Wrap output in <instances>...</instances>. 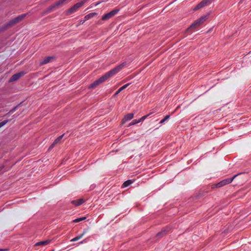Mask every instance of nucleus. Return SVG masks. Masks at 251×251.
<instances>
[{
  "instance_id": "1",
  "label": "nucleus",
  "mask_w": 251,
  "mask_h": 251,
  "mask_svg": "<svg viewBox=\"0 0 251 251\" xmlns=\"http://www.w3.org/2000/svg\"><path fill=\"white\" fill-rule=\"evenodd\" d=\"M126 63V62H123L119 65L117 66L115 68L111 70L105 75L101 76L100 78L95 81L89 86V88H94L98 86L100 84L105 81L109 78L114 76L117 74L123 68H124Z\"/></svg>"
},
{
  "instance_id": "2",
  "label": "nucleus",
  "mask_w": 251,
  "mask_h": 251,
  "mask_svg": "<svg viewBox=\"0 0 251 251\" xmlns=\"http://www.w3.org/2000/svg\"><path fill=\"white\" fill-rule=\"evenodd\" d=\"M26 14H22L15 18V19L12 20L6 24L5 25V28L9 27L21 21L22 19H23L25 16Z\"/></svg>"
},
{
  "instance_id": "3",
  "label": "nucleus",
  "mask_w": 251,
  "mask_h": 251,
  "mask_svg": "<svg viewBox=\"0 0 251 251\" xmlns=\"http://www.w3.org/2000/svg\"><path fill=\"white\" fill-rule=\"evenodd\" d=\"M26 14H22L15 18V19L12 20L6 24L5 25V28L9 27L21 21L22 19H23L25 16Z\"/></svg>"
},
{
  "instance_id": "4",
  "label": "nucleus",
  "mask_w": 251,
  "mask_h": 251,
  "mask_svg": "<svg viewBox=\"0 0 251 251\" xmlns=\"http://www.w3.org/2000/svg\"><path fill=\"white\" fill-rule=\"evenodd\" d=\"M26 14H22L15 18V19L12 20L6 24L5 25V28L9 27L21 21L22 19H23L25 16Z\"/></svg>"
},
{
  "instance_id": "5",
  "label": "nucleus",
  "mask_w": 251,
  "mask_h": 251,
  "mask_svg": "<svg viewBox=\"0 0 251 251\" xmlns=\"http://www.w3.org/2000/svg\"><path fill=\"white\" fill-rule=\"evenodd\" d=\"M237 176V175H235L232 178H226L225 179H224L220 181V182L218 183L215 185V187L217 188H220L221 187H223L226 184H228L232 182L233 180L235 178V177Z\"/></svg>"
},
{
  "instance_id": "6",
  "label": "nucleus",
  "mask_w": 251,
  "mask_h": 251,
  "mask_svg": "<svg viewBox=\"0 0 251 251\" xmlns=\"http://www.w3.org/2000/svg\"><path fill=\"white\" fill-rule=\"evenodd\" d=\"M83 1H85V0H84ZM84 3V1H81L76 3L67 11V14L70 15L75 12L83 5Z\"/></svg>"
},
{
  "instance_id": "7",
  "label": "nucleus",
  "mask_w": 251,
  "mask_h": 251,
  "mask_svg": "<svg viewBox=\"0 0 251 251\" xmlns=\"http://www.w3.org/2000/svg\"><path fill=\"white\" fill-rule=\"evenodd\" d=\"M67 0H59L58 1L54 3L53 5L50 6L46 10L45 12L46 13H49L51 11H52L54 9L58 8L59 6L62 5L65 1Z\"/></svg>"
},
{
  "instance_id": "8",
  "label": "nucleus",
  "mask_w": 251,
  "mask_h": 251,
  "mask_svg": "<svg viewBox=\"0 0 251 251\" xmlns=\"http://www.w3.org/2000/svg\"><path fill=\"white\" fill-rule=\"evenodd\" d=\"M119 11L118 9H114L110 11L109 13H107V14L104 15L101 17V20L102 21H107L112 18V17L114 16Z\"/></svg>"
},
{
  "instance_id": "9",
  "label": "nucleus",
  "mask_w": 251,
  "mask_h": 251,
  "mask_svg": "<svg viewBox=\"0 0 251 251\" xmlns=\"http://www.w3.org/2000/svg\"><path fill=\"white\" fill-rule=\"evenodd\" d=\"M206 19V16H204V17H201V18H200L199 19L197 20V21H196L195 22H194L192 25H191L190 26V28H194L197 26H199L200 25H201L204 21H205Z\"/></svg>"
},
{
  "instance_id": "10",
  "label": "nucleus",
  "mask_w": 251,
  "mask_h": 251,
  "mask_svg": "<svg viewBox=\"0 0 251 251\" xmlns=\"http://www.w3.org/2000/svg\"><path fill=\"white\" fill-rule=\"evenodd\" d=\"M211 0H203L199 3L194 9V10L199 9L206 6Z\"/></svg>"
},
{
  "instance_id": "11",
  "label": "nucleus",
  "mask_w": 251,
  "mask_h": 251,
  "mask_svg": "<svg viewBox=\"0 0 251 251\" xmlns=\"http://www.w3.org/2000/svg\"><path fill=\"white\" fill-rule=\"evenodd\" d=\"M54 59V56H47L45 57L40 63V65L46 64Z\"/></svg>"
},
{
  "instance_id": "12",
  "label": "nucleus",
  "mask_w": 251,
  "mask_h": 251,
  "mask_svg": "<svg viewBox=\"0 0 251 251\" xmlns=\"http://www.w3.org/2000/svg\"><path fill=\"white\" fill-rule=\"evenodd\" d=\"M24 74H25V73L23 72H20L19 73L14 74L10 78V79L9 80V81L12 82V81L18 80L19 78H20L21 76L24 75Z\"/></svg>"
},
{
  "instance_id": "13",
  "label": "nucleus",
  "mask_w": 251,
  "mask_h": 251,
  "mask_svg": "<svg viewBox=\"0 0 251 251\" xmlns=\"http://www.w3.org/2000/svg\"><path fill=\"white\" fill-rule=\"evenodd\" d=\"M134 117L133 113H129L126 115L122 120L123 123H125L126 122L131 120Z\"/></svg>"
},
{
  "instance_id": "14",
  "label": "nucleus",
  "mask_w": 251,
  "mask_h": 251,
  "mask_svg": "<svg viewBox=\"0 0 251 251\" xmlns=\"http://www.w3.org/2000/svg\"><path fill=\"white\" fill-rule=\"evenodd\" d=\"M84 201H85L83 199H79L73 201L72 203L75 206H79L83 203Z\"/></svg>"
},
{
  "instance_id": "15",
  "label": "nucleus",
  "mask_w": 251,
  "mask_h": 251,
  "mask_svg": "<svg viewBox=\"0 0 251 251\" xmlns=\"http://www.w3.org/2000/svg\"><path fill=\"white\" fill-rule=\"evenodd\" d=\"M130 84V83H127L124 85H123V86H122L121 87H120L118 90L116 92V93L115 94V96H117L118 94H119L122 91L124 90V89H125L127 87V86H129V85Z\"/></svg>"
},
{
  "instance_id": "16",
  "label": "nucleus",
  "mask_w": 251,
  "mask_h": 251,
  "mask_svg": "<svg viewBox=\"0 0 251 251\" xmlns=\"http://www.w3.org/2000/svg\"><path fill=\"white\" fill-rule=\"evenodd\" d=\"M85 233H86V231H84L81 234H80L78 236H77L76 237L71 239L70 241L71 242H75V241H76L80 239L81 238H82V237L84 235V234Z\"/></svg>"
},
{
  "instance_id": "17",
  "label": "nucleus",
  "mask_w": 251,
  "mask_h": 251,
  "mask_svg": "<svg viewBox=\"0 0 251 251\" xmlns=\"http://www.w3.org/2000/svg\"><path fill=\"white\" fill-rule=\"evenodd\" d=\"M97 15V13L96 12L90 13L89 14L86 15L84 17V19H85V20L87 21V20L93 18V17H94L95 16H96Z\"/></svg>"
},
{
  "instance_id": "18",
  "label": "nucleus",
  "mask_w": 251,
  "mask_h": 251,
  "mask_svg": "<svg viewBox=\"0 0 251 251\" xmlns=\"http://www.w3.org/2000/svg\"><path fill=\"white\" fill-rule=\"evenodd\" d=\"M50 243V240H45L43 241H41L37 243L35 245L36 246H45L48 245Z\"/></svg>"
},
{
  "instance_id": "19",
  "label": "nucleus",
  "mask_w": 251,
  "mask_h": 251,
  "mask_svg": "<svg viewBox=\"0 0 251 251\" xmlns=\"http://www.w3.org/2000/svg\"><path fill=\"white\" fill-rule=\"evenodd\" d=\"M132 181L131 180H128L126 181H125L123 184V186L124 187H127L129 185H130V184H131L132 183Z\"/></svg>"
},
{
  "instance_id": "20",
  "label": "nucleus",
  "mask_w": 251,
  "mask_h": 251,
  "mask_svg": "<svg viewBox=\"0 0 251 251\" xmlns=\"http://www.w3.org/2000/svg\"><path fill=\"white\" fill-rule=\"evenodd\" d=\"M85 219H86V217H80V218H76L75 220H73V222L74 223H78V222H80L83 220H84Z\"/></svg>"
},
{
  "instance_id": "21",
  "label": "nucleus",
  "mask_w": 251,
  "mask_h": 251,
  "mask_svg": "<svg viewBox=\"0 0 251 251\" xmlns=\"http://www.w3.org/2000/svg\"><path fill=\"white\" fill-rule=\"evenodd\" d=\"M64 134L59 136V137H58L54 141V143L57 144H58V143H59V142L60 141V140L62 139V137H63Z\"/></svg>"
},
{
  "instance_id": "22",
  "label": "nucleus",
  "mask_w": 251,
  "mask_h": 251,
  "mask_svg": "<svg viewBox=\"0 0 251 251\" xmlns=\"http://www.w3.org/2000/svg\"><path fill=\"white\" fill-rule=\"evenodd\" d=\"M170 118V115H166L165 117L161 120L160 122V124L164 123L166 120H168Z\"/></svg>"
},
{
  "instance_id": "23",
  "label": "nucleus",
  "mask_w": 251,
  "mask_h": 251,
  "mask_svg": "<svg viewBox=\"0 0 251 251\" xmlns=\"http://www.w3.org/2000/svg\"><path fill=\"white\" fill-rule=\"evenodd\" d=\"M139 123H140L139 120H134L129 124V126L134 125Z\"/></svg>"
},
{
  "instance_id": "24",
  "label": "nucleus",
  "mask_w": 251,
  "mask_h": 251,
  "mask_svg": "<svg viewBox=\"0 0 251 251\" xmlns=\"http://www.w3.org/2000/svg\"><path fill=\"white\" fill-rule=\"evenodd\" d=\"M86 21V20H85V19H84L83 20H80L78 22V25H76V26H78L81 25H82L83 24H84L85 23V22Z\"/></svg>"
},
{
  "instance_id": "25",
  "label": "nucleus",
  "mask_w": 251,
  "mask_h": 251,
  "mask_svg": "<svg viewBox=\"0 0 251 251\" xmlns=\"http://www.w3.org/2000/svg\"><path fill=\"white\" fill-rule=\"evenodd\" d=\"M149 115H145V116H144L142 117H141L139 119L140 122L144 121L148 117Z\"/></svg>"
},
{
  "instance_id": "26",
  "label": "nucleus",
  "mask_w": 251,
  "mask_h": 251,
  "mask_svg": "<svg viewBox=\"0 0 251 251\" xmlns=\"http://www.w3.org/2000/svg\"><path fill=\"white\" fill-rule=\"evenodd\" d=\"M7 122H8L7 120H5V121H3L0 122V127H2L4 125H5L7 123Z\"/></svg>"
},
{
  "instance_id": "27",
  "label": "nucleus",
  "mask_w": 251,
  "mask_h": 251,
  "mask_svg": "<svg viewBox=\"0 0 251 251\" xmlns=\"http://www.w3.org/2000/svg\"><path fill=\"white\" fill-rule=\"evenodd\" d=\"M88 241V238H86L85 239H84L83 240L79 242L78 243V244H83V243H86Z\"/></svg>"
},
{
  "instance_id": "28",
  "label": "nucleus",
  "mask_w": 251,
  "mask_h": 251,
  "mask_svg": "<svg viewBox=\"0 0 251 251\" xmlns=\"http://www.w3.org/2000/svg\"><path fill=\"white\" fill-rule=\"evenodd\" d=\"M55 145L56 144H55L54 142H53V143L49 147V150L52 149L55 146Z\"/></svg>"
},
{
  "instance_id": "29",
  "label": "nucleus",
  "mask_w": 251,
  "mask_h": 251,
  "mask_svg": "<svg viewBox=\"0 0 251 251\" xmlns=\"http://www.w3.org/2000/svg\"><path fill=\"white\" fill-rule=\"evenodd\" d=\"M164 234H165V231H162V232L158 233L157 235L158 236L160 235H164Z\"/></svg>"
},
{
  "instance_id": "30",
  "label": "nucleus",
  "mask_w": 251,
  "mask_h": 251,
  "mask_svg": "<svg viewBox=\"0 0 251 251\" xmlns=\"http://www.w3.org/2000/svg\"><path fill=\"white\" fill-rule=\"evenodd\" d=\"M99 3H100V2H99V3H97L95 4L96 6L98 5Z\"/></svg>"
}]
</instances>
